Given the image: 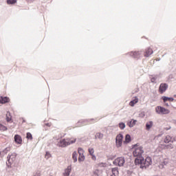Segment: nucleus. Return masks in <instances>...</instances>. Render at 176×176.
<instances>
[{
  "mask_svg": "<svg viewBox=\"0 0 176 176\" xmlns=\"http://www.w3.org/2000/svg\"><path fill=\"white\" fill-rule=\"evenodd\" d=\"M8 130V127L0 124V131H6Z\"/></svg>",
  "mask_w": 176,
  "mask_h": 176,
  "instance_id": "a878e982",
  "label": "nucleus"
},
{
  "mask_svg": "<svg viewBox=\"0 0 176 176\" xmlns=\"http://www.w3.org/2000/svg\"><path fill=\"white\" fill-rule=\"evenodd\" d=\"M151 54H153V50H152L151 47L146 49L144 52V57H149V56H151Z\"/></svg>",
  "mask_w": 176,
  "mask_h": 176,
  "instance_id": "9b49d317",
  "label": "nucleus"
},
{
  "mask_svg": "<svg viewBox=\"0 0 176 176\" xmlns=\"http://www.w3.org/2000/svg\"><path fill=\"white\" fill-rule=\"evenodd\" d=\"M130 56H131V57H133V58H140V56H141V52H130Z\"/></svg>",
  "mask_w": 176,
  "mask_h": 176,
  "instance_id": "f8f14e48",
  "label": "nucleus"
},
{
  "mask_svg": "<svg viewBox=\"0 0 176 176\" xmlns=\"http://www.w3.org/2000/svg\"><path fill=\"white\" fill-rule=\"evenodd\" d=\"M175 141V138H173L170 135H166L164 140V142H165V144H168L170 142H174Z\"/></svg>",
  "mask_w": 176,
  "mask_h": 176,
  "instance_id": "1a4fd4ad",
  "label": "nucleus"
},
{
  "mask_svg": "<svg viewBox=\"0 0 176 176\" xmlns=\"http://www.w3.org/2000/svg\"><path fill=\"white\" fill-rule=\"evenodd\" d=\"M9 151H10V148L7 147V148H5V150L3 151V153L6 154L9 152Z\"/></svg>",
  "mask_w": 176,
  "mask_h": 176,
  "instance_id": "2f4dec72",
  "label": "nucleus"
},
{
  "mask_svg": "<svg viewBox=\"0 0 176 176\" xmlns=\"http://www.w3.org/2000/svg\"><path fill=\"white\" fill-rule=\"evenodd\" d=\"M71 166H67V168L65 170V173H63V176H69L72 171Z\"/></svg>",
  "mask_w": 176,
  "mask_h": 176,
  "instance_id": "2eb2a0df",
  "label": "nucleus"
},
{
  "mask_svg": "<svg viewBox=\"0 0 176 176\" xmlns=\"http://www.w3.org/2000/svg\"><path fill=\"white\" fill-rule=\"evenodd\" d=\"M153 126V122L149 121L146 124V130H151Z\"/></svg>",
  "mask_w": 176,
  "mask_h": 176,
  "instance_id": "f3484780",
  "label": "nucleus"
},
{
  "mask_svg": "<svg viewBox=\"0 0 176 176\" xmlns=\"http://www.w3.org/2000/svg\"><path fill=\"white\" fill-rule=\"evenodd\" d=\"M142 153H144V149L142 146L137 147L133 152V155L135 157H140V156H142Z\"/></svg>",
  "mask_w": 176,
  "mask_h": 176,
  "instance_id": "20e7f679",
  "label": "nucleus"
},
{
  "mask_svg": "<svg viewBox=\"0 0 176 176\" xmlns=\"http://www.w3.org/2000/svg\"><path fill=\"white\" fill-rule=\"evenodd\" d=\"M94 176H98V174L94 173Z\"/></svg>",
  "mask_w": 176,
  "mask_h": 176,
  "instance_id": "c9c22d12",
  "label": "nucleus"
},
{
  "mask_svg": "<svg viewBox=\"0 0 176 176\" xmlns=\"http://www.w3.org/2000/svg\"><path fill=\"white\" fill-rule=\"evenodd\" d=\"M135 164H140V168H146L152 164V158L151 157H147L146 159L137 158L135 160Z\"/></svg>",
  "mask_w": 176,
  "mask_h": 176,
  "instance_id": "f257e3e1",
  "label": "nucleus"
},
{
  "mask_svg": "<svg viewBox=\"0 0 176 176\" xmlns=\"http://www.w3.org/2000/svg\"><path fill=\"white\" fill-rule=\"evenodd\" d=\"M16 160V155L11 154L8 156V162L10 164H12V163Z\"/></svg>",
  "mask_w": 176,
  "mask_h": 176,
  "instance_id": "9d476101",
  "label": "nucleus"
},
{
  "mask_svg": "<svg viewBox=\"0 0 176 176\" xmlns=\"http://www.w3.org/2000/svg\"><path fill=\"white\" fill-rule=\"evenodd\" d=\"M119 128L121 130H124V129L126 128V124H124V123H123V122H121V123L119 124Z\"/></svg>",
  "mask_w": 176,
  "mask_h": 176,
  "instance_id": "bb28decb",
  "label": "nucleus"
},
{
  "mask_svg": "<svg viewBox=\"0 0 176 176\" xmlns=\"http://www.w3.org/2000/svg\"><path fill=\"white\" fill-rule=\"evenodd\" d=\"M92 160H96V155H94L93 154H92Z\"/></svg>",
  "mask_w": 176,
  "mask_h": 176,
  "instance_id": "f704fd0d",
  "label": "nucleus"
},
{
  "mask_svg": "<svg viewBox=\"0 0 176 176\" xmlns=\"http://www.w3.org/2000/svg\"><path fill=\"white\" fill-rule=\"evenodd\" d=\"M135 123H137V120H132L130 122L128 123V126L129 127H134V126H135Z\"/></svg>",
  "mask_w": 176,
  "mask_h": 176,
  "instance_id": "5701e85b",
  "label": "nucleus"
},
{
  "mask_svg": "<svg viewBox=\"0 0 176 176\" xmlns=\"http://www.w3.org/2000/svg\"><path fill=\"white\" fill-rule=\"evenodd\" d=\"M72 159L74 160V163H76V162H78V153H76V151H74L73 153Z\"/></svg>",
  "mask_w": 176,
  "mask_h": 176,
  "instance_id": "4be33fe9",
  "label": "nucleus"
},
{
  "mask_svg": "<svg viewBox=\"0 0 176 176\" xmlns=\"http://www.w3.org/2000/svg\"><path fill=\"white\" fill-rule=\"evenodd\" d=\"M166 107H168V104H166Z\"/></svg>",
  "mask_w": 176,
  "mask_h": 176,
  "instance_id": "4c0bfd02",
  "label": "nucleus"
},
{
  "mask_svg": "<svg viewBox=\"0 0 176 176\" xmlns=\"http://www.w3.org/2000/svg\"><path fill=\"white\" fill-rule=\"evenodd\" d=\"M17 0H7L8 5H14V3H16Z\"/></svg>",
  "mask_w": 176,
  "mask_h": 176,
  "instance_id": "b1692460",
  "label": "nucleus"
},
{
  "mask_svg": "<svg viewBox=\"0 0 176 176\" xmlns=\"http://www.w3.org/2000/svg\"><path fill=\"white\" fill-rule=\"evenodd\" d=\"M155 112L159 115H168L170 110L162 106H157L155 107Z\"/></svg>",
  "mask_w": 176,
  "mask_h": 176,
  "instance_id": "7ed1b4c3",
  "label": "nucleus"
},
{
  "mask_svg": "<svg viewBox=\"0 0 176 176\" xmlns=\"http://www.w3.org/2000/svg\"><path fill=\"white\" fill-rule=\"evenodd\" d=\"M116 144L117 148H120L123 144V135L118 134L116 138Z\"/></svg>",
  "mask_w": 176,
  "mask_h": 176,
  "instance_id": "39448f33",
  "label": "nucleus"
},
{
  "mask_svg": "<svg viewBox=\"0 0 176 176\" xmlns=\"http://www.w3.org/2000/svg\"><path fill=\"white\" fill-rule=\"evenodd\" d=\"M156 79H157L156 77H154V76L151 77V80L152 83H155L156 82Z\"/></svg>",
  "mask_w": 176,
  "mask_h": 176,
  "instance_id": "7c9ffc66",
  "label": "nucleus"
},
{
  "mask_svg": "<svg viewBox=\"0 0 176 176\" xmlns=\"http://www.w3.org/2000/svg\"><path fill=\"white\" fill-rule=\"evenodd\" d=\"M76 142V138H71L67 139H63L60 140L58 145L62 148H65V146H68V145H71V144H75Z\"/></svg>",
  "mask_w": 176,
  "mask_h": 176,
  "instance_id": "f03ea898",
  "label": "nucleus"
},
{
  "mask_svg": "<svg viewBox=\"0 0 176 176\" xmlns=\"http://www.w3.org/2000/svg\"><path fill=\"white\" fill-rule=\"evenodd\" d=\"M162 98L164 102H167V101H169V102H173V101H174V98H168L167 96H162Z\"/></svg>",
  "mask_w": 176,
  "mask_h": 176,
  "instance_id": "dca6fc26",
  "label": "nucleus"
},
{
  "mask_svg": "<svg viewBox=\"0 0 176 176\" xmlns=\"http://www.w3.org/2000/svg\"><path fill=\"white\" fill-rule=\"evenodd\" d=\"M84 151L82 149V148H78V154L79 155H83Z\"/></svg>",
  "mask_w": 176,
  "mask_h": 176,
  "instance_id": "473e14b6",
  "label": "nucleus"
},
{
  "mask_svg": "<svg viewBox=\"0 0 176 176\" xmlns=\"http://www.w3.org/2000/svg\"><path fill=\"white\" fill-rule=\"evenodd\" d=\"M104 138V134L101 133H97L95 135V138L97 140V138L98 140H102V138Z\"/></svg>",
  "mask_w": 176,
  "mask_h": 176,
  "instance_id": "aec40b11",
  "label": "nucleus"
},
{
  "mask_svg": "<svg viewBox=\"0 0 176 176\" xmlns=\"http://www.w3.org/2000/svg\"><path fill=\"white\" fill-rule=\"evenodd\" d=\"M10 101V99L8 97H0V104H6V102H9Z\"/></svg>",
  "mask_w": 176,
  "mask_h": 176,
  "instance_id": "4468645a",
  "label": "nucleus"
},
{
  "mask_svg": "<svg viewBox=\"0 0 176 176\" xmlns=\"http://www.w3.org/2000/svg\"><path fill=\"white\" fill-rule=\"evenodd\" d=\"M2 156V152L0 151V157Z\"/></svg>",
  "mask_w": 176,
  "mask_h": 176,
  "instance_id": "e433bc0d",
  "label": "nucleus"
},
{
  "mask_svg": "<svg viewBox=\"0 0 176 176\" xmlns=\"http://www.w3.org/2000/svg\"><path fill=\"white\" fill-rule=\"evenodd\" d=\"M167 89H168V85L166 83H161L159 87L158 91L160 94H163V93H164Z\"/></svg>",
  "mask_w": 176,
  "mask_h": 176,
  "instance_id": "0eeeda50",
  "label": "nucleus"
},
{
  "mask_svg": "<svg viewBox=\"0 0 176 176\" xmlns=\"http://www.w3.org/2000/svg\"><path fill=\"white\" fill-rule=\"evenodd\" d=\"M173 148H174V146L171 144L166 146V149H173Z\"/></svg>",
  "mask_w": 176,
  "mask_h": 176,
  "instance_id": "c85d7f7f",
  "label": "nucleus"
},
{
  "mask_svg": "<svg viewBox=\"0 0 176 176\" xmlns=\"http://www.w3.org/2000/svg\"><path fill=\"white\" fill-rule=\"evenodd\" d=\"M51 157H52V155H50V153L46 152V154L45 156V159H50Z\"/></svg>",
  "mask_w": 176,
  "mask_h": 176,
  "instance_id": "c756f323",
  "label": "nucleus"
},
{
  "mask_svg": "<svg viewBox=\"0 0 176 176\" xmlns=\"http://www.w3.org/2000/svg\"><path fill=\"white\" fill-rule=\"evenodd\" d=\"M108 175L109 176H118V175H119V171L118 170V169H116V168H112L111 173H109Z\"/></svg>",
  "mask_w": 176,
  "mask_h": 176,
  "instance_id": "ddd939ff",
  "label": "nucleus"
},
{
  "mask_svg": "<svg viewBox=\"0 0 176 176\" xmlns=\"http://www.w3.org/2000/svg\"><path fill=\"white\" fill-rule=\"evenodd\" d=\"M14 142L17 144V145H21L23 144V138L20 136V135H15L14 137Z\"/></svg>",
  "mask_w": 176,
  "mask_h": 176,
  "instance_id": "6e6552de",
  "label": "nucleus"
},
{
  "mask_svg": "<svg viewBox=\"0 0 176 176\" xmlns=\"http://www.w3.org/2000/svg\"><path fill=\"white\" fill-rule=\"evenodd\" d=\"M89 152L91 155H93L94 153V148H89Z\"/></svg>",
  "mask_w": 176,
  "mask_h": 176,
  "instance_id": "72a5a7b5",
  "label": "nucleus"
},
{
  "mask_svg": "<svg viewBox=\"0 0 176 176\" xmlns=\"http://www.w3.org/2000/svg\"><path fill=\"white\" fill-rule=\"evenodd\" d=\"M84 161H85V155L83 154L79 155L78 162H84Z\"/></svg>",
  "mask_w": 176,
  "mask_h": 176,
  "instance_id": "393cba45",
  "label": "nucleus"
},
{
  "mask_svg": "<svg viewBox=\"0 0 176 176\" xmlns=\"http://www.w3.org/2000/svg\"><path fill=\"white\" fill-rule=\"evenodd\" d=\"M6 122H12V115H10V112L8 111L6 113Z\"/></svg>",
  "mask_w": 176,
  "mask_h": 176,
  "instance_id": "412c9836",
  "label": "nucleus"
},
{
  "mask_svg": "<svg viewBox=\"0 0 176 176\" xmlns=\"http://www.w3.org/2000/svg\"><path fill=\"white\" fill-rule=\"evenodd\" d=\"M26 138H28V140H32V134H31L30 132H28L26 134Z\"/></svg>",
  "mask_w": 176,
  "mask_h": 176,
  "instance_id": "cd10ccee",
  "label": "nucleus"
},
{
  "mask_svg": "<svg viewBox=\"0 0 176 176\" xmlns=\"http://www.w3.org/2000/svg\"><path fill=\"white\" fill-rule=\"evenodd\" d=\"M124 157H120L116 158L114 161H113V164H115V166H119L120 167H122V166H123V164H124Z\"/></svg>",
  "mask_w": 176,
  "mask_h": 176,
  "instance_id": "423d86ee",
  "label": "nucleus"
},
{
  "mask_svg": "<svg viewBox=\"0 0 176 176\" xmlns=\"http://www.w3.org/2000/svg\"><path fill=\"white\" fill-rule=\"evenodd\" d=\"M129 142H131V136L127 134L125 136V140L124 141V144H129Z\"/></svg>",
  "mask_w": 176,
  "mask_h": 176,
  "instance_id": "a211bd4d",
  "label": "nucleus"
},
{
  "mask_svg": "<svg viewBox=\"0 0 176 176\" xmlns=\"http://www.w3.org/2000/svg\"><path fill=\"white\" fill-rule=\"evenodd\" d=\"M137 102H138V98L135 97L134 100H131L129 102V105L131 107H134V105H135V104H137Z\"/></svg>",
  "mask_w": 176,
  "mask_h": 176,
  "instance_id": "6ab92c4d",
  "label": "nucleus"
}]
</instances>
